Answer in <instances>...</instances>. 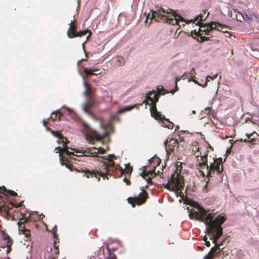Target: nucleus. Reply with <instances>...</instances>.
<instances>
[{"mask_svg": "<svg viewBox=\"0 0 259 259\" xmlns=\"http://www.w3.org/2000/svg\"><path fill=\"white\" fill-rule=\"evenodd\" d=\"M193 208L189 210V217L192 219L204 222L207 226L206 233L210 235V239L212 240L215 246L219 245L217 240L222 235L223 228L222 225L226 220L224 213H220L219 215L213 220L215 213L209 212L197 203L193 205Z\"/></svg>", "mask_w": 259, "mask_h": 259, "instance_id": "nucleus-1", "label": "nucleus"}, {"mask_svg": "<svg viewBox=\"0 0 259 259\" xmlns=\"http://www.w3.org/2000/svg\"><path fill=\"white\" fill-rule=\"evenodd\" d=\"M103 161L99 165L97 169L90 170L86 168H81L80 169H76L79 172H83V176L87 178H96L97 181L99 182L100 177L104 179L106 178L108 179V176H111L115 170L119 169L121 175L125 173L127 175H130L132 171V168L128 166H126L125 169H123L117 164L115 165L113 159H116V157L114 155L109 154L107 156L102 157Z\"/></svg>", "mask_w": 259, "mask_h": 259, "instance_id": "nucleus-2", "label": "nucleus"}, {"mask_svg": "<svg viewBox=\"0 0 259 259\" xmlns=\"http://www.w3.org/2000/svg\"><path fill=\"white\" fill-rule=\"evenodd\" d=\"M207 155L206 154L203 156L201 157V160L202 162H200L198 164V168L200 169V171L202 173V175L208 178L215 177V175L220 176V181L223 180L222 175L223 170V166L222 163V158H213V162L210 163V165L207 164Z\"/></svg>", "mask_w": 259, "mask_h": 259, "instance_id": "nucleus-3", "label": "nucleus"}, {"mask_svg": "<svg viewBox=\"0 0 259 259\" xmlns=\"http://www.w3.org/2000/svg\"><path fill=\"white\" fill-rule=\"evenodd\" d=\"M153 19L157 22L162 21L173 25H178L179 21L183 20V18L172 10L164 9L162 8H159L156 11L152 12L149 24Z\"/></svg>", "mask_w": 259, "mask_h": 259, "instance_id": "nucleus-4", "label": "nucleus"}, {"mask_svg": "<svg viewBox=\"0 0 259 259\" xmlns=\"http://www.w3.org/2000/svg\"><path fill=\"white\" fill-rule=\"evenodd\" d=\"M24 209H21L20 213L21 218L17 223L19 234L24 235L26 238V240H30L31 239L30 229L34 227H37L35 221L38 219L34 213L29 214L28 217L24 213Z\"/></svg>", "mask_w": 259, "mask_h": 259, "instance_id": "nucleus-5", "label": "nucleus"}, {"mask_svg": "<svg viewBox=\"0 0 259 259\" xmlns=\"http://www.w3.org/2000/svg\"><path fill=\"white\" fill-rule=\"evenodd\" d=\"M52 133L54 136L59 138V140L57 141V142L59 144H62L63 147L59 146L58 147H56L55 149L56 153H59L60 160L61 164L66 166L71 171L76 170V171L78 172V171L76 169H78L74 168L73 166V165L70 163L68 158L65 156L63 155V154H65L68 156L73 154L72 152L69 151L68 150V147L67 146V139L63 137L60 131L54 132L52 131Z\"/></svg>", "mask_w": 259, "mask_h": 259, "instance_id": "nucleus-6", "label": "nucleus"}, {"mask_svg": "<svg viewBox=\"0 0 259 259\" xmlns=\"http://www.w3.org/2000/svg\"><path fill=\"white\" fill-rule=\"evenodd\" d=\"M157 92L158 93H156L155 91L149 92L143 101V103L147 104L148 102H150L151 107L150 110L152 117L155 119H161L162 118H164V116L158 111L156 108V102L159 100V95L165 94V90L163 88L158 89Z\"/></svg>", "mask_w": 259, "mask_h": 259, "instance_id": "nucleus-7", "label": "nucleus"}, {"mask_svg": "<svg viewBox=\"0 0 259 259\" xmlns=\"http://www.w3.org/2000/svg\"><path fill=\"white\" fill-rule=\"evenodd\" d=\"M9 196H17V193L14 191L7 189L4 186L0 187V208L2 210L5 211L7 214H11L13 207H15L17 208L20 207L22 205L23 201L18 204L11 202L7 205L4 200V196L7 197Z\"/></svg>", "mask_w": 259, "mask_h": 259, "instance_id": "nucleus-8", "label": "nucleus"}, {"mask_svg": "<svg viewBox=\"0 0 259 259\" xmlns=\"http://www.w3.org/2000/svg\"><path fill=\"white\" fill-rule=\"evenodd\" d=\"M184 186V178L180 174H174L171 176L170 180L166 184L165 188L167 189L174 191L176 193H181Z\"/></svg>", "mask_w": 259, "mask_h": 259, "instance_id": "nucleus-9", "label": "nucleus"}, {"mask_svg": "<svg viewBox=\"0 0 259 259\" xmlns=\"http://www.w3.org/2000/svg\"><path fill=\"white\" fill-rule=\"evenodd\" d=\"M82 133L84 134L85 139L89 143H92L93 140H101L105 138L107 134L105 133L103 135L98 133L96 131L92 130L86 123L82 124Z\"/></svg>", "mask_w": 259, "mask_h": 259, "instance_id": "nucleus-10", "label": "nucleus"}, {"mask_svg": "<svg viewBox=\"0 0 259 259\" xmlns=\"http://www.w3.org/2000/svg\"><path fill=\"white\" fill-rule=\"evenodd\" d=\"M203 15H199L196 16L194 19V21L197 22L196 24L199 26V30L201 32H204L205 35H209V32L213 30L217 29V24H215V22H211L207 24H203L201 22V21L203 20ZM205 18L204 19V20Z\"/></svg>", "mask_w": 259, "mask_h": 259, "instance_id": "nucleus-11", "label": "nucleus"}, {"mask_svg": "<svg viewBox=\"0 0 259 259\" xmlns=\"http://www.w3.org/2000/svg\"><path fill=\"white\" fill-rule=\"evenodd\" d=\"M148 197V193L144 190L142 189V192L137 197H128L127 199L128 202L130 203L132 207H134L136 205H141L145 203Z\"/></svg>", "mask_w": 259, "mask_h": 259, "instance_id": "nucleus-12", "label": "nucleus"}, {"mask_svg": "<svg viewBox=\"0 0 259 259\" xmlns=\"http://www.w3.org/2000/svg\"><path fill=\"white\" fill-rule=\"evenodd\" d=\"M81 153L84 156L96 157L98 154H104L105 152V149L102 147H99L98 148L93 147L92 148H87L85 150H82Z\"/></svg>", "mask_w": 259, "mask_h": 259, "instance_id": "nucleus-13", "label": "nucleus"}, {"mask_svg": "<svg viewBox=\"0 0 259 259\" xmlns=\"http://www.w3.org/2000/svg\"><path fill=\"white\" fill-rule=\"evenodd\" d=\"M0 238H2L5 247H7V251H10L11 249V246L13 244V240L9 235L5 233V231L2 229L1 225H0Z\"/></svg>", "mask_w": 259, "mask_h": 259, "instance_id": "nucleus-14", "label": "nucleus"}, {"mask_svg": "<svg viewBox=\"0 0 259 259\" xmlns=\"http://www.w3.org/2000/svg\"><path fill=\"white\" fill-rule=\"evenodd\" d=\"M165 148L167 154H170L176 148H178V141L175 138H169L164 142Z\"/></svg>", "mask_w": 259, "mask_h": 259, "instance_id": "nucleus-15", "label": "nucleus"}, {"mask_svg": "<svg viewBox=\"0 0 259 259\" xmlns=\"http://www.w3.org/2000/svg\"><path fill=\"white\" fill-rule=\"evenodd\" d=\"M155 169L156 167H155L154 170H149L148 172H146V170H144L141 174L142 178L144 179L149 184L152 183L151 179L155 177L157 175V173L155 172Z\"/></svg>", "mask_w": 259, "mask_h": 259, "instance_id": "nucleus-16", "label": "nucleus"}, {"mask_svg": "<svg viewBox=\"0 0 259 259\" xmlns=\"http://www.w3.org/2000/svg\"><path fill=\"white\" fill-rule=\"evenodd\" d=\"M87 97L88 98L83 104V109L85 112L89 113L90 112V109L95 104V99L94 96H90Z\"/></svg>", "mask_w": 259, "mask_h": 259, "instance_id": "nucleus-17", "label": "nucleus"}, {"mask_svg": "<svg viewBox=\"0 0 259 259\" xmlns=\"http://www.w3.org/2000/svg\"><path fill=\"white\" fill-rule=\"evenodd\" d=\"M100 71V69L94 67V68H87V67H83V74L82 75V77L83 78H85L86 77L90 76L92 75H97L98 74H99L100 72H99L98 73H95V72H98Z\"/></svg>", "mask_w": 259, "mask_h": 259, "instance_id": "nucleus-18", "label": "nucleus"}, {"mask_svg": "<svg viewBox=\"0 0 259 259\" xmlns=\"http://www.w3.org/2000/svg\"><path fill=\"white\" fill-rule=\"evenodd\" d=\"M88 33H89V34L86 38L87 40H88L91 34V32L88 29L83 31H80L78 32H76V33L74 35H72L71 36H70V35L68 34V37L72 38L76 37H82L84 35H85Z\"/></svg>", "mask_w": 259, "mask_h": 259, "instance_id": "nucleus-19", "label": "nucleus"}, {"mask_svg": "<svg viewBox=\"0 0 259 259\" xmlns=\"http://www.w3.org/2000/svg\"><path fill=\"white\" fill-rule=\"evenodd\" d=\"M157 120H159L161 123V125L164 127H167L169 129H172L174 127V123L170 122L168 119H166L165 117L163 118H162L161 119Z\"/></svg>", "mask_w": 259, "mask_h": 259, "instance_id": "nucleus-20", "label": "nucleus"}, {"mask_svg": "<svg viewBox=\"0 0 259 259\" xmlns=\"http://www.w3.org/2000/svg\"><path fill=\"white\" fill-rule=\"evenodd\" d=\"M83 84L85 88L84 95L87 97H89L90 96H94L93 93V91L90 85L86 81H84Z\"/></svg>", "mask_w": 259, "mask_h": 259, "instance_id": "nucleus-21", "label": "nucleus"}, {"mask_svg": "<svg viewBox=\"0 0 259 259\" xmlns=\"http://www.w3.org/2000/svg\"><path fill=\"white\" fill-rule=\"evenodd\" d=\"M220 254V245L214 246L211 248L208 254L211 255L214 257L215 255H219Z\"/></svg>", "mask_w": 259, "mask_h": 259, "instance_id": "nucleus-22", "label": "nucleus"}, {"mask_svg": "<svg viewBox=\"0 0 259 259\" xmlns=\"http://www.w3.org/2000/svg\"><path fill=\"white\" fill-rule=\"evenodd\" d=\"M69 28L68 30L67 31V36H68V34L70 35V36H71L72 35H74L76 33V26L75 24H74L73 21H71V22L69 23Z\"/></svg>", "mask_w": 259, "mask_h": 259, "instance_id": "nucleus-23", "label": "nucleus"}, {"mask_svg": "<svg viewBox=\"0 0 259 259\" xmlns=\"http://www.w3.org/2000/svg\"><path fill=\"white\" fill-rule=\"evenodd\" d=\"M215 24H217V27H219L220 28H221L220 29L219 28L218 29L217 28L216 30H218V31H220L223 33H228L229 34L228 37H230L231 36V34L229 33V32L228 30H226L227 28H230L229 27H228L227 25H223L219 22H215Z\"/></svg>", "mask_w": 259, "mask_h": 259, "instance_id": "nucleus-24", "label": "nucleus"}, {"mask_svg": "<svg viewBox=\"0 0 259 259\" xmlns=\"http://www.w3.org/2000/svg\"><path fill=\"white\" fill-rule=\"evenodd\" d=\"M59 238H56L54 240V242H53V247H54V248L53 249H51V251L52 252L53 251V253L56 254V255L58 254L59 253Z\"/></svg>", "mask_w": 259, "mask_h": 259, "instance_id": "nucleus-25", "label": "nucleus"}, {"mask_svg": "<svg viewBox=\"0 0 259 259\" xmlns=\"http://www.w3.org/2000/svg\"><path fill=\"white\" fill-rule=\"evenodd\" d=\"M62 116V113L60 111H56L52 113L51 118L53 121L60 120V118Z\"/></svg>", "mask_w": 259, "mask_h": 259, "instance_id": "nucleus-26", "label": "nucleus"}, {"mask_svg": "<svg viewBox=\"0 0 259 259\" xmlns=\"http://www.w3.org/2000/svg\"><path fill=\"white\" fill-rule=\"evenodd\" d=\"M192 34H194L196 36H200L201 39L202 41L207 40L208 38L206 36H202V33H200V30L197 31L196 30H194L191 31Z\"/></svg>", "mask_w": 259, "mask_h": 259, "instance_id": "nucleus-27", "label": "nucleus"}, {"mask_svg": "<svg viewBox=\"0 0 259 259\" xmlns=\"http://www.w3.org/2000/svg\"><path fill=\"white\" fill-rule=\"evenodd\" d=\"M136 106V105H131V106H126V107H123V108L120 109L117 111V113L118 114H121V113H124V112H125L126 111H128L131 110Z\"/></svg>", "mask_w": 259, "mask_h": 259, "instance_id": "nucleus-28", "label": "nucleus"}, {"mask_svg": "<svg viewBox=\"0 0 259 259\" xmlns=\"http://www.w3.org/2000/svg\"><path fill=\"white\" fill-rule=\"evenodd\" d=\"M116 62L117 63V65L121 66L123 65L125 63L124 59L123 57L121 56H118L116 58Z\"/></svg>", "mask_w": 259, "mask_h": 259, "instance_id": "nucleus-29", "label": "nucleus"}, {"mask_svg": "<svg viewBox=\"0 0 259 259\" xmlns=\"http://www.w3.org/2000/svg\"><path fill=\"white\" fill-rule=\"evenodd\" d=\"M236 18L238 21L240 22H241L242 20H244L243 16L241 13H238V14H236Z\"/></svg>", "mask_w": 259, "mask_h": 259, "instance_id": "nucleus-30", "label": "nucleus"}, {"mask_svg": "<svg viewBox=\"0 0 259 259\" xmlns=\"http://www.w3.org/2000/svg\"><path fill=\"white\" fill-rule=\"evenodd\" d=\"M194 154H195V156L198 158L199 157H200L201 158V157H202L203 156H201V153L199 151V148H197V151L195 152L194 153ZM198 160H200L201 162H202V160L200 159H198Z\"/></svg>", "mask_w": 259, "mask_h": 259, "instance_id": "nucleus-31", "label": "nucleus"}, {"mask_svg": "<svg viewBox=\"0 0 259 259\" xmlns=\"http://www.w3.org/2000/svg\"><path fill=\"white\" fill-rule=\"evenodd\" d=\"M57 227H54L52 230V233L54 234V240L56 238H58L56 234Z\"/></svg>", "mask_w": 259, "mask_h": 259, "instance_id": "nucleus-32", "label": "nucleus"}, {"mask_svg": "<svg viewBox=\"0 0 259 259\" xmlns=\"http://www.w3.org/2000/svg\"><path fill=\"white\" fill-rule=\"evenodd\" d=\"M189 74H190V76L192 77V78H193L195 77V75L196 74V73H195V69L194 68H192L191 70V71L189 72Z\"/></svg>", "mask_w": 259, "mask_h": 259, "instance_id": "nucleus-33", "label": "nucleus"}, {"mask_svg": "<svg viewBox=\"0 0 259 259\" xmlns=\"http://www.w3.org/2000/svg\"><path fill=\"white\" fill-rule=\"evenodd\" d=\"M240 141H243V142H245V143H246V142H254L255 141V139L252 138V139H251L249 141V140H247L246 139H244V140H243L242 139H241L240 140Z\"/></svg>", "mask_w": 259, "mask_h": 259, "instance_id": "nucleus-34", "label": "nucleus"}, {"mask_svg": "<svg viewBox=\"0 0 259 259\" xmlns=\"http://www.w3.org/2000/svg\"><path fill=\"white\" fill-rule=\"evenodd\" d=\"M45 259H56V258L55 257V256H51L49 254H48V256L47 255H45Z\"/></svg>", "mask_w": 259, "mask_h": 259, "instance_id": "nucleus-35", "label": "nucleus"}, {"mask_svg": "<svg viewBox=\"0 0 259 259\" xmlns=\"http://www.w3.org/2000/svg\"><path fill=\"white\" fill-rule=\"evenodd\" d=\"M213 256L207 254L204 256V259H213Z\"/></svg>", "mask_w": 259, "mask_h": 259, "instance_id": "nucleus-36", "label": "nucleus"}, {"mask_svg": "<svg viewBox=\"0 0 259 259\" xmlns=\"http://www.w3.org/2000/svg\"><path fill=\"white\" fill-rule=\"evenodd\" d=\"M218 76V74L215 75L213 77H211L210 76H207L206 77V81L209 80L208 78H210L211 79H213L214 78H215Z\"/></svg>", "mask_w": 259, "mask_h": 259, "instance_id": "nucleus-37", "label": "nucleus"}, {"mask_svg": "<svg viewBox=\"0 0 259 259\" xmlns=\"http://www.w3.org/2000/svg\"><path fill=\"white\" fill-rule=\"evenodd\" d=\"M179 79H178V78H176V81H175V84H176V90L175 91H174L173 92H172V93H174L175 91H178V86H177V82L179 80Z\"/></svg>", "mask_w": 259, "mask_h": 259, "instance_id": "nucleus-38", "label": "nucleus"}, {"mask_svg": "<svg viewBox=\"0 0 259 259\" xmlns=\"http://www.w3.org/2000/svg\"><path fill=\"white\" fill-rule=\"evenodd\" d=\"M123 181H124V182H125L126 183L127 185H130V184H131L130 181L129 180H128L127 178H124L123 179Z\"/></svg>", "mask_w": 259, "mask_h": 259, "instance_id": "nucleus-39", "label": "nucleus"}, {"mask_svg": "<svg viewBox=\"0 0 259 259\" xmlns=\"http://www.w3.org/2000/svg\"><path fill=\"white\" fill-rule=\"evenodd\" d=\"M48 119H44L43 120L44 125L45 126H47V124H48Z\"/></svg>", "mask_w": 259, "mask_h": 259, "instance_id": "nucleus-40", "label": "nucleus"}, {"mask_svg": "<svg viewBox=\"0 0 259 259\" xmlns=\"http://www.w3.org/2000/svg\"><path fill=\"white\" fill-rule=\"evenodd\" d=\"M254 133V132H253V133H252L251 134H246V136L247 138L249 139L251 136H253Z\"/></svg>", "mask_w": 259, "mask_h": 259, "instance_id": "nucleus-41", "label": "nucleus"}, {"mask_svg": "<svg viewBox=\"0 0 259 259\" xmlns=\"http://www.w3.org/2000/svg\"><path fill=\"white\" fill-rule=\"evenodd\" d=\"M246 17H247L248 19H252L253 18H252V15H251V14H250L249 13V14H248V15L246 14Z\"/></svg>", "mask_w": 259, "mask_h": 259, "instance_id": "nucleus-42", "label": "nucleus"}, {"mask_svg": "<svg viewBox=\"0 0 259 259\" xmlns=\"http://www.w3.org/2000/svg\"><path fill=\"white\" fill-rule=\"evenodd\" d=\"M205 244L207 247H209L210 246V243L208 241H205Z\"/></svg>", "mask_w": 259, "mask_h": 259, "instance_id": "nucleus-43", "label": "nucleus"}, {"mask_svg": "<svg viewBox=\"0 0 259 259\" xmlns=\"http://www.w3.org/2000/svg\"><path fill=\"white\" fill-rule=\"evenodd\" d=\"M65 109L69 112V113H71L72 112V110L70 109H69L68 107H66Z\"/></svg>", "mask_w": 259, "mask_h": 259, "instance_id": "nucleus-44", "label": "nucleus"}, {"mask_svg": "<svg viewBox=\"0 0 259 259\" xmlns=\"http://www.w3.org/2000/svg\"><path fill=\"white\" fill-rule=\"evenodd\" d=\"M150 14H149V15L147 16V18H146V21H145V22H146V23L147 22V21H148V19L150 18Z\"/></svg>", "mask_w": 259, "mask_h": 259, "instance_id": "nucleus-45", "label": "nucleus"}, {"mask_svg": "<svg viewBox=\"0 0 259 259\" xmlns=\"http://www.w3.org/2000/svg\"><path fill=\"white\" fill-rule=\"evenodd\" d=\"M203 240L205 242L207 241V238L206 236L204 237Z\"/></svg>", "mask_w": 259, "mask_h": 259, "instance_id": "nucleus-46", "label": "nucleus"}, {"mask_svg": "<svg viewBox=\"0 0 259 259\" xmlns=\"http://www.w3.org/2000/svg\"><path fill=\"white\" fill-rule=\"evenodd\" d=\"M157 163L158 164L160 163V161L159 159H157Z\"/></svg>", "mask_w": 259, "mask_h": 259, "instance_id": "nucleus-47", "label": "nucleus"}, {"mask_svg": "<svg viewBox=\"0 0 259 259\" xmlns=\"http://www.w3.org/2000/svg\"><path fill=\"white\" fill-rule=\"evenodd\" d=\"M179 128V126L177 125L176 127V131L177 130V129H178Z\"/></svg>", "mask_w": 259, "mask_h": 259, "instance_id": "nucleus-48", "label": "nucleus"}, {"mask_svg": "<svg viewBox=\"0 0 259 259\" xmlns=\"http://www.w3.org/2000/svg\"><path fill=\"white\" fill-rule=\"evenodd\" d=\"M207 182H206V184H205V187H206V186H207Z\"/></svg>", "mask_w": 259, "mask_h": 259, "instance_id": "nucleus-49", "label": "nucleus"}, {"mask_svg": "<svg viewBox=\"0 0 259 259\" xmlns=\"http://www.w3.org/2000/svg\"><path fill=\"white\" fill-rule=\"evenodd\" d=\"M253 16H254L255 18H256V16H255L254 15H252Z\"/></svg>", "mask_w": 259, "mask_h": 259, "instance_id": "nucleus-50", "label": "nucleus"}, {"mask_svg": "<svg viewBox=\"0 0 259 259\" xmlns=\"http://www.w3.org/2000/svg\"><path fill=\"white\" fill-rule=\"evenodd\" d=\"M193 113H195V111H193Z\"/></svg>", "mask_w": 259, "mask_h": 259, "instance_id": "nucleus-51", "label": "nucleus"}]
</instances>
